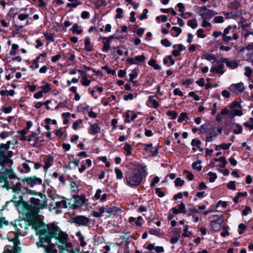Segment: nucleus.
I'll return each instance as SVG.
<instances>
[{
  "label": "nucleus",
  "instance_id": "1",
  "mask_svg": "<svg viewBox=\"0 0 253 253\" xmlns=\"http://www.w3.org/2000/svg\"><path fill=\"white\" fill-rule=\"evenodd\" d=\"M46 236L49 238H54L56 240V244L59 249H68L72 247V243L68 242V234L62 231L55 224L47 225Z\"/></svg>",
  "mask_w": 253,
  "mask_h": 253
},
{
  "label": "nucleus",
  "instance_id": "2",
  "mask_svg": "<svg viewBox=\"0 0 253 253\" xmlns=\"http://www.w3.org/2000/svg\"><path fill=\"white\" fill-rule=\"evenodd\" d=\"M40 196V199L32 198L30 199L31 205L28 202L18 201L17 202V207H23V208L33 213H38L40 210H42L47 207V201L44 195L41 193H38Z\"/></svg>",
  "mask_w": 253,
  "mask_h": 253
},
{
  "label": "nucleus",
  "instance_id": "3",
  "mask_svg": "<svg viewBox=\"0 0 253 253\" xmlns=\"http://www.w3.org/2000/svg\"><path fill=\"white\" fill-rule=\"evenodd\" d=\"M142 171H146V167L140 164L136 165L135 168L126 174V179L127 184L130 186L140 185L142 181Z\"/></svg>",
  "mask_w": 253,
  "mask_h": 253
},
{
  "label": "nucleus",
  "instance_id": "4",
  "mask_svg": "<svg viewBox=\"0 0 253 253\" xmlns=\"http://www.w3.org/2000/svg\"><path fill=\"white\" fill-rule=\"evenodd\" d=\"M120 211V210L115 207L106 205L99 207L98 211H93V215L95 217H100L104 213L115 214Z\"/></svg>",
  "mask_w": 253,
  "mask_h": 253
},
{
  "label": "nucleus",
  "instance_id": "5",
  "mask_svg": "<svg viewBox=\"0 0 253 253\" xmlns=\"http://www.w3.org/2000/svg\"><path fill=\"white\" fill-rule=\"evenodd\" d=\"M69 205L73 209H77L84 204L87 200L85 195H74L72 199H70Z\"/></svg>",
  "mask_w": 253,
  "mask_h": 253
},
{
  "label": "nucleus",
  "instance_id": "6",
  "mask_svg": "<svg viewBox=\"0 0 253 253\" xmlns=\"http://www.w3.org/2000/svg\"><path fill=\"white\" fill-rule=\"evenodd\" d=\"M198 13L202 19H210L216 14L212 10L208 9L205 6L198 7Z\"/></svg>",
  "mask_w": 253,
  "mask_h": 253
},
{
  "label": "nucleus",
  "instance_id": "7",
  "mask_svg": "<svg viewBox=\"0 0 253 253\" xmlns=\"http://www.w3.org/2000/svg\"><path fill=\"white\" fill-rule=\"evenodd\" d=\"M24 184L33 187L36 185H41L42 183V180L36 176L28 177L22 180Z\"/></svg>",
  "mask_w": 253,
  "mask_h": 253
},
{
  "label": "nucleus",
  "instance_id": "8",
  "mask_svg": "<svg viewBox=\"0 0 253 253\" xmlns=\"http://www.w3.org/2000/svg\"><path fill=\"white\" fill-rule=\"evenodd\" d=\"M231 114L233 117L242 116L243 115L242 106L237 102H233L229 105Z\"/></svg>",
  "mask_w": 253,
  "mask_h": 253
},
{
  "label": "nucleus",
  "instance_id": "9",
  "mask_svg": "<svg viewBox=\"0 0 253 253\" xmlns=\"http://www.w3.org/2000/svg\"><path fill=\"white\" fill-rule=\"evenodd\" d=\"M72 222L79 226L88 225L90 219L89 218L84 215H78L72 219Z\"/></svg>",
  "mask_w": 253,
  "mask_h": 253
},
{
  "label": "nucleus",
  "instance_id": "10",
  "mask_svg": "<svg viewBox=\"0 0 253 253\" xmlns=\"http://www.w3.org/2000/svg\"><path fill=\"white\" fill-rule=\"evenodd\" d=\"M223 221L222 216H218L215 220L211 221V229L214 231L219 230Z\"/></svg>",
  "mask_w": 253,
  "mask_h": 253
},
{
  "label": "nucleus",
  "instance_id": "11",
  "mask_svg": "<svg viewBox=\"0 0 253 253\" xmlns=\"http://www.w3.org/2000/svg\"><path fill=\"white\" fill-rule=\"evenodd\" d=\"M245 87L242 82L237 84H233L229 87L230 91L235 92L237 94H241L245 90Z\"/></svg>",
  "mask_w": 253,
  "mask_h": 253
},
{
  "label": "nucleus",
  "instance_id": "12",
  "mask_svg": "<svg viewBox=\"0 0 253 253\" xmlns=\"http://www.w3.org/2000/svg\"><path fill=\"white\" fill-rule=\"evenodd\" d=\"M146 58L144 55L136 56L133 58H128L126 59V62L130 65H138L145 61Z\"/></svg>",
  "mask_w": 253,
  "mask_h": 253
},
{
  "label": "nucleus",
  "instance_id": "13",
  "mask_svg": "<svg viewBox=\"0 0 253 253\" xmlns=\"http://www.w3.org/2000/svg\"><path fill=\"white\" fill-rule=\"evenodd\" d=\"M156 95H150L148 97L146 105L148 107L158 109L160 107L159 102L156 99Z\"/></svg>",
  "mask_w": 253,
  "mask_h": 253
},
{
  "label": "nucleus",
  "instance_id": "14",
  "mask_svg": "<svg viewBox=\"0 0 253 253\" xmlns=\"http://www.w3.org/2000/svg\"><path fill=\"white\" fill-rule=\"evenodd\" d=\"M117 101V97L114 95H111L108 97H103L101 99V102L104 106L114 105Z\"/></svg>",
  "mask_w": 253,
  "mask_h": 253
},
{
  "label": "nucleus",
  "instance_id": "15",
  "mask_svg": "<svg viewBox=\"0 0 253 253\" xmlns=\"http://www.w3.org/2000/svg\"><path fill=\"white\" fill-rule=\"evenodd\" d=\"M12 162V161L9 159V158L5 154V153H3V152H0V166H1L2 169H6L5 164L6 163H10Z\"/></svg>",
  "mask_w": 253,
  "mask_h": 253
},
{
  "label": "nucleus",
  "instance_id": "16",
  "mask_svg": "<svg viewBox=\"0 0 253 253\" xmlns=\"http://www.w3.org/2000/svg\"><path fill=\"white\" fill-rule=\"evenodd\" d=\"M101 130L99 126L96 123L90 124L88 128V132L89 134L96 135L98 134Z\"/></svg>",
  "mask_w": 253,
  "mask_h": 253
},
{
  "label": "nucleus",
  "instance_id": "17",
  "mask_svg": "<svg viewBox=\"0 0 253 253\" xmlns=\"http://www.w3.org/2000/svg\"><path fill=\"white\" fill-rule=\"evenodd\" d=\"M211 130H214V129L211 126L210 123L209 122L202 125L199 128V131H200L201 133L204 134H208Z\"/></svg>",
  "mask_w": 253,
  "mask_h": 253
},
{
  "label": "nucleus",
  "instance_id": "18",
  "mask_svg": "<svg viewBox=\"0 0 253 253\" xmlns=\"http://www.w3.org/2000/svg\"><path fill=\"white\" fill-rule=\"evenodd\" d=\"M172 212L174 214L185 213L186 212L185 205L184 203H181L178 204L177 207H173L171 209Z\"/></svg>",
  "mask_w": 253,
  "mask_h": 253
},
{
  "label": "nucleus",
  "instance_id": "19",
  "mask_svg": "<svg viewBox=\"0 0 253 253\" xmlns=\"http://www.w3.org/2000/svg\"><path fill=\"white\" fill-rule=\"evenodd\" d=\"M112 38L111 37L108 38H103L102 41L103 46L102 47V51L107 52L109 51L110 48V43Z\"/></svg>",
  "mask_w": 253,
  "mask_h": 253
},
{
  "label": "nucleus",
  "instance_id": "20",
  "mask_svg": "<svg viewBox=\"0 0 253 253\" xmlns=\"http://www.w3.org/2000/svg\"><path fill=\"white\" fill-rule=\"evenodd\" d=\"M146 249L150 251L154 250L156 253H162L164 252V249L162 246H155V244H148Z\"/></svg>",
  "mask_w": 253,
  "mask_h": 253
},
{
  "label": "nucleus",
  "instance_id": "21",
  "mask_svg": "<svg viewBox=\"0 0 253 253\" xmlns=\"http://www.w3.org/2000/svg\"><path fill=\"white\" fill-rule=\"evenodd\" d=\"M173 47L175 48L172 52V54L174 56H178L180 55V53L185 50V47L181 44H178L177 45H174Z\"/></svg>",
  "mask_w": 253,
  "mask_h": 253
},
{
  "label": "nucleus",
  "instance_id": "22",
  "mask_svg": "<svg viewBox=\"0 0 253 253\" xmlns=\"http://www.w3.org/2000/svg\"><path fill=\"white\" fill-rule=\"evenodd\" d=\"M125 117V121L126 123H129L137 118V115L133 111H128L126 113Z\"/></svg>",
  "mask_w": 253,
  "mask_h": 253
},
{
  "label": "nucleus",
  "instance_id": "23",
  "mask_svg": "<svg viewBox=\"0 0 253 253\" xmlns=\"http://www.w3.org/2000/svg\"><path fill=\"white\" fill-rule=\"evenodd\" d=\"M201 58L207 60L211 62H214L216 60L217 57L213 54L204 53L201 56Z\"/></svg>",
  "mask_w": 253,
  "mask_h": 253
},
{
  "label": "nucleus",
  "instance_id": "24",
  "mask_svg": "<svg viewBox=\"0 0 253 253\" xmlns=\"http://www.w3.org/2000/svg\"><path fill=\"white\" fill-rule=\"evenodd\" d=\"M53 161V156L48 155L47 159L44 161V164L43 166L44 170L45 172L48 171V169L51 166Z\"/></svg>",
  "mask_w": 253,
  "mask_h": 253
},
{
  "label": "nucleus",
  "instance_id": "25",
  "mask_svg": "<svg viewBox=\"0 0 253 253\" xmlns=\"http://www.w3.org/2000/svg\"><path fill=\"white\" fill-rule=\"evenodd\" d=\"M217 133L214 132L213 133L209 135L206 137V142H211L213 139L215 138L218 134H220L222 131V127L219 126L216 129Z\"/></svg>",
  "mask_w": 253,
  "mask_h": 253
},
{
  "label": "nucleus",
  "instance_id": "26",
  "mask_svg": "<svg viewBox=\"0 0 253 253\" xmlns=\"http://www.w3.org/2000/svg\"><path fill=\"white\" fill-rule=\"evenodd\" d=\"M191 144L192 147H196L200 152L203 151L202 142L199 139H193L191 141Z\"/></svg>",
  "mask_w": 253,
  "mask_h": 253
},
{
  "label": "nucleus",
  "instance_id": "27",
  "mask_svg": "<svg viewBox=\"0 0 253 253\" xmlns=\"http://www.w3.org/2000/svg\"><path fill=\"white\" fill-rule=\"evenodd\" d=\"M102 193V190L100 189L97 190L95 195L94 198L96 200H100V201L103 202L105 201L107 198V194H103L102 196L101 195Z\"/></svg>",
  "mask_w": 253,
  "mask_h": 253
},
{
  "label": "nucleus",
  "instance_id": "28",
  "mask_svg": "<svg viewBox=\"0 0 253 253\" xmlns=\"http://www.w3.org/2000/svg\"><path fill=\"white\" fill-rule=\"evenodd\" d=\"M69 91L74 94V99L75 101H78L81 99V97L80 94L78 92V87L77 86H71L69 88Z\"/></svg>",
  "mask_w": 253,
  "mask_h": 253
},
{
  "label": "nucleus",
  "instance_id": "29",
  "mask_svg": "<svg viewBox=\"0 0 253 253\" xmlns=\"http://www.w3.org/2000/svg\"><path fill=\"white\" fill-rule=\"evenodd\" d=\"M70 199H64L56 202V207L58 208H67Z\"/></svg>",
  "mask_w": 253,
  "mask_h": 253
},
{
  "label": "nucleus",
  "instance_id": "30",
  "mask_svg": "<svg viewBox=\"0 0 253 253\" xmlns=\"http://www.w3.org/2000/svg\"><path fill=\"white\" fill-rule=\"evenodd\" d=\"M124 153L126 156H128L131 155L132 153V147L129 144L126 143L123 147Z\"/></svg>",
  "mask_w": 253,
  "mask_h": 253
},
{
  "label": "nucleus",
  "instance_id": "31",
  "mask_svg": "<svg viewBox=\"0 0 253 253\" xmlns=\"http://www.w3.org/2000/svg\"><path fill=\"white\" fill-rule=\"evenodd\" d=\"M91 83V80L88 79L86 75L82 76L81 84L84 86H88Z\"/></svg>",
  "mask_w": 253,
  "mask_h": 253
},
{
  "label": "nucleus",
  "instance_id": "32",
  "mask_svg": "<svg viewBox=\"0 0 253 253\" xmlns=\"http://www.w3.org/2000/svg\"><path fill=\"white\" fill-rule=\"evenodd\" d=\"M42 83L43 84V85L41 86L42 91L44 94L47 93L51 89V84L45 82H42Z\"/></svg>",
  "mask_w": 253,
  "mask_h": 253
},
{
  "label": "nucleus",
  "instance_id": "33",
  "mask_svg": "<svg viewBox=\"0 0 253 253\" xmlns=\"http://www.w3.org/2000/svg\"><path fill=\"white\" fill-rule=\"evenodd\" d=\"M226 65L231 69H234L238 66V63L235 60H226Z\"/></svg>",
  "mask_w": 253,
  "mask_h": 253
},
{
  "label": "nucleus",
  "instance_id": "34",
  "mask_svg": "<svg viewBox=\"0 0 253 253\" xmlns=\"http://www.w3.org/2000/svg\"><path fill=\"white\" fill-rule=\"evenodd\" d=\"M84 49L90 52L93 50V46L90 43V39L88 37H86L84 41Z\"/></svg>",
  "mask_w": 253,
  "mask_h": 253
},
{
  "label": "nucleus",
  "instance_id": "35",
  "mask_svg": "<svg viewBox=\"0 0 253 253\" xmlns=\"http://www.w3.org/2000/svg\"><path fill=\"white\" fill-rule=\"evenodd\" d=\"M89 109V106L84 103H81L77 106V110L79 112H84L88 111Z\"/></svg>",
  "mask_w": 253,
  "mask_h": 253
},
{
  "label": "nucleus",
  "instance_id": "36",
  "mask_svg": "<svg viewBox=\"0 0 253 253\" xmlns=\"http://www.w3.org/2000/svg\"><path fill=\"white\" fill-rule=\"evenodd\" d=\"M45 252L47 253H57L58 251L55 248L54 245H49L47 246H43Z\"/></svg>",
  "mask_w": 253,
  "mask_h": 253
},
{
  "label": "nucleus",
  "instance_id": "37",
  "mask_svg": "<svg viewBox=\"0 0 253 253\" xmlns=\"http://www.w3.org/2000/svg\"><path fill=\"white\" fill-rule=\"evenodd\" d=\"M229 33H225V34L223 36V40L224 42H227L230 41H231L232 40H236L238 39V35L236 34H234L233 35V37H231V36H228L227 34Z\"/></svg>",
  "mask_w": 253,
  "mask_h": 253
},
{
  "label": "nucleus",
  "instance_id": "38",
  "mask_svg": "<svg viewBox=\"0 0 253 253\" xmlns=\"http://www.w3.org/2000/svg\"><path fill=\"white\" fill-rule=\"evenodd\" d=\"M16 15V8L12 7L10 8L8 14L7 18L9 20H12L14 22V17Z\"/></svg>",
  "mask_w": 253,
  "mask_h": 253
},
{
  "label": "nucleus",
  "instance_id": "39",
  "mask_svg": "<svg viewBox=\"0 0 253 253\" xmlns=\"http://www.w3.org/2000/svg\"><path fill=\"white\" fill-rule=\"evenodd\" d=\"M76 236H77L79 238V240L80 242V245L82 247H84L86 245V243L84 241V237L82 235L81 231H78L76 233Z\"/></svg>",
  "mask_w": 253,
  "mask_h": 253
},
{
  "label": "nucleus",
  "instance_id": "40",
  "mask_svg": "<svg viewBox=\"0 0 253 253\" xmlns=\"http://www.w3.org/2000/svg\"><path fill=\"white\" fill-rule=\"evenodd\" d=\"M243 125L249 130H253V118H250L249 120L245 122Z\"/></svg>",
  "mask_w": 253,
  "mask_h": 253
},
{
  "label": "nucleus",
  "instance_id": "41",
  "mask_svg": "<svg viewBox=\"0 0 253 253\" xmlns=\"http://www.w3.org/2000/svg\"><path fill=\"white\" fill-rule=\"evenodd\" d=\"M138 75V70L134 69L132 70L131 72L129 74V81L133 83H136V82H134L133 80L135 79Z\"/></svg>",
  "mask_w": 253,
  "mask_h": 253
},
{
  "label": "nucleus",
  "instance_id": "42",
  "mask_svg": "<svg viewBox=\"0 0 253 253\" xmlns=\"http://www.w3.org/2000/svg\"><path fill=\"white\" fill-rule=\"evenodd\" d=\"M236 128L233 130L234 134L238 135L243 132V128L242 126L239 124H235Z\"/></svg>",
  "mask_w": 253,
  "mask_h": 253
},
{
  "label": "nucleus",
  "instance_id": "43",
  "mask_svg": "<svg viewBox=\"0 0 253 253\" xmlns=\"http://www.w3.org/2000/svg\"><path fill=\"white\" fill-rule=\"evenodd\" d=\"M71 3H68L67 5V7L71 8H76L78 5L81 4V3L78 0H68Z\"/></svg>",
  "mask_w": 253,
  "mask_h": 253
},
{
  "label": "nucleus",
  "instance_id": "44",
  "mask_svg": "<svg viewBox=\"0 0 253 253\" xmlns=\"http://www.w3.org/2000/svg\"><path fill=\"white\" fill-rule=\"evenodd\" d=\"M148 64L149 66L153 67L155 70H160L161 69L160 66L156 63V60L153 58L148 61Z\"/></svg>",
  "mask_w": 253,
  "mask_h": 253
},
{
  "label": "nucleus",
  "instance_id": "45",
  "mask_svg": "<svg viewBox=\"0 0 253 253\" xmlns=\"http://www.w3.org/2000/svg\"><path fill=\"white\" fill-rule=\"evenodd\" d=\"M22 167H23V169L21 168V167L18 168L19 170L21 172L28 173L31 170L29 166L27 163H24L22 165Z\"/></svg>",
  "mask_w": 253,
  "mask_h": 253
},
{
  "label": "nucleus",
  "instance_id": "46",
  "mask_svg": "<svg viewBox=\"0 0 253 253\" xmlns=\"http://www.w3.org/2000/svg\"><path fill=\"white\" fill-rule=\"evenodd\" d=\"M188 226L187 225H184L183 230L182 236L184 237H189L192 235V232L188 230Z\"/></svg>",
  "mask_w": 253,
  "mask_h": 253
},
{
  "label": "nucleus",
  "instance_id": "47",
  "mask_svg": "<svg viewBox=\"0 0 253 253\" xmlns=\"http://www.w3.org/2000/svg\"><path fill=\"white\" fill-rule=\"evenodd\" d=\"M214 161L220 162L222 164L221 167L224 168L227 164V161L225 157L221 156L218 158H214Z\"/></svg>",
  "mask_w": 253,
  "mask_h": 253
},
{
  "label": "nucleus",
  "instance_id": "48",
  "mask_svg": "<svg viewBox=\"0 0 253 253\" xmlns=\"http://www.w3.org/2000/svg\"><path fill=\"white\" fill-rule=\"evenodd\" d=\"M115 172L116 175V178L118 180H121L123 178V173L122 171L118 168L115 169Z\"/></svg>",
  "mask_w": 253,
  "mask_h": 253
},
{
  "label": "nucleus",
  "instance_id": "49",
  "mask_svg": "<svg viewBox=\"0 0 253 253\" xmlns=\"http://www.w3.org/2000/svg\"><path fill=\"white\" fill-rule=\"evenodd\" d=\"M136 96H137L136 94L135 95H134L133 93H129L126 94L125 95H124L123 99L125 101L131 100L134 97H136Z\"/></svg>",
  "mask_w": 253,
  "mask_h": 253
},
{
  "label": "nucleus",
  "instance_id": "50",
  "mask_svg": "<svg viewBox=\"0 0 253 253\" xmlns=\"http://www.w3.org/2000/svg\"><path fill=\"white\" fill-rule=\"evenodd\" d=\"M208 174L209 176V181L211 183L213 182L217 177L216 173L211 171H210Z\"/></svg>",
  "mask_w": 253,
  "mask_h": 253
},
{
  "label": "nucleus",
  "instance_id": "51",
  "mask_svg": "<svg viewBox=\"0 0 253 253\" xmlns=\"http://www.w3.org/2000/svg\"><path fill=\"white\" fill-rule=\"evenodd\" d=\"M82 124H83L82 120H81V119L78 120L73 123L72 127L74 130H77L79 128V126L80 125H82Z\"/></svg>",
  "mask_w": 253,
  "mask_h": 253
},
{
  "label": "nucleus",
  "instance_id": "52",
  "mask_svg": "<svg viewBox=\"0 0 253 253\" xmlns=\"http://www.w3.org/2000/svg\"><path fill=\"white\" fill-rule=\"evenodd\" d=\"M192 168L194 169H196L198 171H201L202 168V167L201 165L200 161L195 162L192 164Z\"/></svg>",
  "mask_w": 253,
  "mask_h": 253
},
{
  "label": "nucleus",
  "instance_id": "53",
  "mask_svg": "<svg viewBox=\"0 0 253 253\" xmlns=\"http://www.w3.org/2000/svg\"><path fill=\"white\" fill-rule=\"evenodd\" d=\"M228 205V203L226 201H219L216 204L215 207L216 209L219 208L220 207H222V208H225L227 207Z\"/></svg>",
  "mask_w": 253,
  "mask_h": 253
},
{
  "label": "nucleus",
  "instance_id": "54",
  "mask_svg": "<svg viewBox=\"0 0 253 253\" xmlns=\"http://www.w3.org/2000/svg\"><path fill=\"white\" fill-rule=\"evenodd\" d=\"M11 172V170H9L8 169H6L5 172L2 174V173L0 171V182H1L4 181L6 177V175L8 174V173Z\"/></svg>",
  "mask_w": 253,
  "mask_h": 253
},
{
  "label": "nucleus",
  "instance_id": "55",
  "mask_svg": "<svg viewBox=\"0 0 253 253\" xmlns=\"http://www.w3.org/2000/svg\"><path fill=\"white\" fill-rule=\"evenodd\" d=\"M246 50L253 51V42L250 43L247 46L242 47L240 49V51L241 52H244Z\"/></svg>",
  "mask_w": 253,
  "mask_h": 253
},
{
  "label": "nucleus",
  "instance_id": "56",
  "mask_svg": "<svg viewBox=\"0 0 253 253\" xmlns=\"http://www.w3.org/2000/svg\"><path fill=\"white\" fill-rule=\"evenodd\" d=\"M166 114L168 116L170 117L172 120L175 119L177 116V114L175 111H168Z\"/></svg>",
  "mask_w": 253,
  "mask_h": 253
},
{
  "label": "nucleus",
  "instance_id": "57",
  "mask_svg": "<svg viewBox=\"0 0 253 253\" xmlns=\"http://www.w3.org/2000/svg\"><path fill=\"white\" fill-rule=\"evenodd\" d=\"M65 131L63 130L62 128L56 129L54 131L55 135L59 138L63 136Z\"/></svg>",
  "mask_w": 253,
  "mask_h": 253
},
{
  "label": "nucleus",
  "instance_id": "58",
  "mask_svg": "<svg viewBox=\"0 0 253 253\" xmlns=\"http://www.w3.org/2000/svg\"><path fill=\"white\" fill-rule=\"evenodd\" d=\"M187 25L193 29H195L198 26L197 22L196 20L191 19L188 21Z\"/></svg>",
  "mask_w": 253,
  "mask_h": 253
},
{
  "label": "nucleus",
  "instance_id": "59",
  "mask_svg": "<svg viewBox=\"0 0 253 253\" xmlns=\"http://www.w3.org/2000/svg\"><path fill=\"white\" fill-rule=\"evenodd\" d=\"M226 187L230 190H236V184L235 181H230L227 184Z\"/></svg>",
  "mask_w": 253,
  "mask_h": 253
},
{
  "label": "nucleus",
  "instance_id": "60",
  "mask_svg": "<svg viewBox=\"0 0 253 253\" xmlns=\"http://www.w3.org/2000/svg\"><path fill=\"white\" fill-rule=\"evenodd\" d=\"M44 37L49 42L54 41V36L52 33H44Z\"/></svg>",
  "mask_w": 253,
  "mask_h": 253
},
{
  "label": "nucleus",
  "instance_id": "61",
  "mask_svg": "<svg viewBox=\"0 0 253 253\" xmlns=\"http://www.w3.org/2000/svg\"><path fill=\"white\" fill-rule=\"evenodd\" d=\"M187 118V114L185 112H182L180 114L177 121L179 123H182Z\"/></svg>",
  "mask_w": 253,
  "mask_h": 253
},
{
  "label": "nucleus",
  "instance_id": "62",
  "mask_svg": "<svg viewBox=\"0 0 253 253\" xmlns=\"http://www.w3.org/2000/svg\"><path fill=\"white\" fill-rule=\"evenodd\" d=\"M238 228H239V233L240 234H242L244 231L246 230L247 229V225L246 224H244V223H241L238 226Z\"/></svg>",
  "mask_w": 253,
  "mask_h": 253
},
{
  "label": "nucleus",
  "instance_id": "63",
  "mask_svg": "<svg viewBox=\"0 0 253 253\" xmlns=\"http://www.w3.org/2000/svg\"><path fill=\"white\" fill-rule=\"evenodd\" d=\"M70 189L72 192H76L78 191V185L75 181H72L70 183Z\"/></svg>",
  "mask_w": 253,
  "mask_h": 253
},
{
  "label": "nucleus",
  "instance_id": "64",
  "mask_svg": "<svg viewBox=\"0 0 253 253\" xmlns=\"http://www.w3.org/2000/svg\"><path fill=\"white\" fill-rule=\"evenodd\" d=\"M10 247V246L6 245L2 253H14V245L11 249Z\"/></svg>",
  "mask_w": 253,
  "mask_h": 253
}]
</instances>
